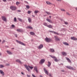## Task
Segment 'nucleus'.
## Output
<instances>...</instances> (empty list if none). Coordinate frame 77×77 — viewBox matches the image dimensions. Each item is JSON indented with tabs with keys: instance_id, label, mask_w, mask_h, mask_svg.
I'll return each instance as SVG.
<instances>
[{
	"instance_id": "nucleus-1",
	"label": "nucleus",
	"mask_w": 77,
	"mask_h": 77,
	"mask_svg": "<svg viewBox=\"0 0 77 77\" xmlns=\"http://www.w3.org/2000/svg\"><path fill=\"white\" fill-rule=\"evenodd\" d=\"M10 8L12 11H15L17 9V7L15 6H11Z\"/></svg>"
},
{
	"instance_id": "nucleus-2",
	"label": "nucleus",
	"mask_w": 77,
	"mask_h": 77,
	"mask_svg": "<svg viewBox=\"0 0 77 77\" xmlns=\"http://www.w3.org/2000/svg\"><path fill=\"white\" fill-rule=\"evenodd\" d=\"M50 57H52L53 59H54V61H55V62H58V60H57V58L56 57H55L54 56H53L51 55H50Z\"/></svg>"
},
{
	"instance_id": "nucleus-3",
	"label": "nucleus",
	"mask_w": 77,
	"mask_h": 77,
	"mask_svg": "<svg viewBox=\"0 0 77 77\" xmlns=\"http://www.w3.org/2000/svg\"><path fill=\"white\" fill-rule=\"evenodd\" d=\"M45 39V41L47 42H51V39L47 38H46Z\"/></svg>"
},
{
	"instance_id": "nucleus-4",
	"label": "nucleus",
	"mask_w": 77,
	"mask_h": 77,
	"mask_svg": "<svg viewBox=\"0 0 77 77\" xmlns=\"http://www.w3.org/2000/svg\"><path fill=\"white\" fill-rule=\"evenodd\" d=\"M16 42H17V43H19V44H21V45H24V46L26 45L24 43L18 40H16Z\"/></svg>"
},
{
	"instance_id": "nucleus-5",
	"label": "nucleus",
	"mask_w": 77,
	"mask_h": 77,
	"mask_svg": "<svg viewBox=\"0 0 77 77\" xmlns=\"http://www.w3.org/2000/svg\"><path fill=\"white\" fill-rule=\"evenodd\" d=\"M66 68H68V69H72V70H74L75 69L74 68H73L71 66H66Z\"/></svg>"
},
{
	"instance_id": "nucleus-6",
	"label": "nucleus",
	"mask_w": 77,
	"mask_h": 77,
	"mask_svg": "<svg viewBox=\"0 0 77 77\" xmlns=\"http://www.w3.org/2000/svg\"><path fill=\"white\" fill-rule=\"evenodd\" d=\"M2 18L3 21H5V22H6L7 21V20L6 19V18L4 16H2Z\"/></svg>"
},
{
	"instance_id": "nucleus-7",
	"label": "nucleus",
	"mask_w": 77,
	"mask_h": 77,
	"mask_svg": "<svg viewBox=\"0 0 77 77\" xmlns=\"http://www.w3.org/2000/svg\"><path fill=\"white\" fill-rule=\"evenodd\" d=\"M44 62H45V60L44 59H41L40 60V61L39 62V63L40 64H42V63H44Z\"/></svg>"
},
{
	"instance_id": "nucleus-8",
	"label": "nucleus",
	"mask_w": 77,
	"mask_h": 77,
	"mask_svg": "<svg viewBox=\"0 0 77 77\" xmlns=\"http://www.w3.org/2000/svg\"><path fill=\"white\" fill-rule=\"evenodd\" d=\"M70 38L71 39H72V40H74V41H77V38H75V37H72Z\"/></svg>"
},
{
	"instance_id": "nucleus-9",
	"label": "nucleus",
	"mask_w": 77,
	"mask_h": 77,
	"mask_svg": "<svg viewBox=\"0 0 77 77\" xmlns=\"http://www.w3.org/2000/svg\"><path fill=\"white\" fill-rule=\"evenodd\" d=\"M16 62H18L19 63H20V64H22L23 63H22V62H21V61H20V60L19 59H17L16 60Z\"/></svg>"
},
{
	"instance_id": "nucleus-10",
	"label": "nucleus",
	"mask_w": 77,
	"mask_h": 77,
	"mask_svg": "<svg viewBox=\"0 0 77 77\" xmlns=\"http://www.w3.org/2000/svg\"><path fill=\"white\" fill-rule=\"evenodd\" d=\"M66 59V60H67L68 62H69V63H71V60H70V59H69V58L67 57H65Z\"/></svg>"
},
{
	"instance_id": "nucleus-11",
	"label": "nucleus",
	"mask_w": 77,
	"mask_h": 77,
	"mask_svg": "<svg viewBox=\"0 0 77 77\" xmlns=\"http://www.w3.org/2000/svg\"><path fill=\"white\" fill-rule=\"evenodd\" d=\"M24 66L26 68V69H27V70H28V71H30V69H29V67H28V66H27L26 65H24Z\"/></svg>"
},
{
	"instance_id": "nucleus-12",
	"label": "nucleus",
	"mask_w": 77,
	"mask_h": 77,
	"mask_svg": "<svg viewBox=\"0 0 77 77\" xmlns=\"http://www.w3.org/2000/svg\"><path fill=\"white\" fill-rule=\"evenodd\" d=\"M43 47V45L41 44L38 47V49H41Z\"/></svg>"
},
{
	"instance_id": "nucleus-13",
	"label": "nucleus",
	"mask_w": 77,
	"mask_h": 77,
	"mask_svg": "<svg viewBox=\"0 0 77 77\" xmlns=\"http://www.w3.org/2000/svg\"><path fill=\"white\" fill-rule=\"evenodd\" d=\"M62 55H63V56H66V55H67V54L65 52H62Z\"/></svg>"
},
{
	"instance_id": "nucleus-14",
	"label": "nucleus",
	"mask_w": 77,
	"mask_h": 77,
	"mask_svg": "<svg viewBox=\"0 0 77 77\" xmlns=\"http://www.w3.org/2000/svg\"><path fill=\"white\" fill-rule=\"evenodd\" d=\"M44 72L45 73V74H47V75H48V71H47V70L46 69H45V68L44 69Z\"/></svg>"
},
{
	"instance_id": "nucleus-15",
	"label": "nucleus",
	"mask_w": 77,
	"mask_h": 77,
	"mask_svg": "<svg viewBox=\"0 0 77 77\" xmlns=\"http://www.w3.org/2000/svg\"><path fill=\"white\" fill-rule=\"evenodd\" d=\"M49 32H51L52 33H54V34H56V35H58V33L55 32H54L53 31H49Z\"/></svg>"
},
{
	"instance_id": "nucleus-16",
	"label": "nucleus",
	"mask_w": 77,
	"mask_h": 77,
	"mask_svg": "<svg viewBox=\"0 0 77 77\" xmlns=\"http://www.w3.org/2000/svg\"><path fill=\"white\" fill-rule=\"evenodd\" d=\"M17 31L19 32H23V30L21 29H17Z\"/></svg>"
},
{
	"instance_id": "nucleus-17",
	"label": "nucleus",
	"mask_w": 77,
	"mask_h": 77,
	"mask_svg": "<svg viewBox=\"0 0 77 77\" xmlns=\"http://www.w3.org/2000/svg\"><path fill=\"white\" fill-rule=\"evenodd\" d=\"M0 73L1 74H2V75H4L5 74V73H4V72H3V71H2V70H0Z\"/></svg>"
},
{
	"instance_id": "nucleus-18",
	"label": "nucleus",
	"mask_w": 77,
	"mask_h": 77,
	"mask_svg": "<svg viewBox=\"0 0 77 77\" xmlns=\"http://www.w3.org/2000/svg\"><path fill=\"white\" fill-rule=\"evenodd\" d=\"M29 22V23H32V20H31V18L30 17H28Z\"/></svg>"
},
{
	"instance_id": "nucleus-19",
	"label": "nucleus",
	"mask_w": 77,
	"mask_h": 77,
	"mask_svg": "<svg viewBox=\"0 0 77 77\" xmlns=\"http://www.w3.org/2000/svg\"><path fill=\"white\" fill-rule=\"evenodd\" d=\"M34 70L36 72L38 73V69H37V67H34Z\"/></svg>"
},
{
	"instance_id": "nucleus-20",
	"label": "nucleus",
	"mask_w": 77,
	"mask_h": 77,
	"mask_svg": "<svg viewBox=\"0 0 77 77\" xmlns=\"http://www.w3.org/2000/svg\"><path fill=\"white\" fill-rule=\"evenodd\" d=\"M54 37L55 38V41H58V38L57 37V36H55Z\"/></svg>"
},
{
	"instance_id": "nucleus-21",
	"label": "nucleus",
	"mask_w": 77,
	"mask_h": 77,
	"mask_svg": "<svg viewBox=\"0 0 77 77\" xmlns=\"http://www.w3.org/2000/svg\"><path fill=\"white\" fill-rule=\"evenodd\" d=\"M63 44L64 45H69V44L68 43H67L66 42H63Z\"/></svg>"
},
{
	"instance_id": "nucleus-22",
	"label": "nucleus",
	"mask_w": 77,
	"mask_h": 77,
	"mask_svg": "<svg viewBox=\"0 0 77 77\" xmlns=\"http://www.w3.org/2000/svg\"><path fill=\"white\" fill-rule=\"evenodd\" d=\"M48 67H50V66L51 65V63H50V62L48 61Z\"/></svg>"
},
{
	"instance_id": "nucleus-23",
	"label": "nucleus",
	"mask_w": 77,
	"mask_h": 77,
	"mask_svg": "<svg viewBox=\"0 0 77 77\" xmlns=\"http://www.w3.org/2000/svg\"><path fill=\"white\" fill-rule=\"evenodd\" d=\"M7 52L8 54H12V52L8 51H7Z\"/></svg>"
},
{
	"instance_id": "nucleus-24",
	"label": "nucleus",
	"mask_w": 77,
	"mask_h": 77,
	"mask_svg": "<svg viewBox=\"0 0 77 77\" xmlns=\"http://www.w3.org/2000/svg\"><path fill=\"white\" fill-rule=\"evenodd\" d=\"M47 27H49V28H53V26H52L50 25H48Z\"/></svg>"
},
{
	"instance_id": "nucleus-25",
	"label": "nucleus",
	"mask_w": 77,
	"mask_h": 77,
	"mask_svg": "<svg viewBox=\"0 0 77 77\" xmlns=\"http://www.w3.org/2000/svg\"><path fill=\"white\" fill-rule=\"evenodd\" d=\"M27 29H32L33 28L31 27V26H28L26 27Z\"/></svg>"
},
{
	"instance_id": "nucleus-26",
	"label": "nucleus",
	"mask_w": 77,
	"mask_h": 77,
	"mask_svg": "<svg viewBox=\"0 0 77 77\" xmlns=\"http://www.w3.org/2000/svg\"><path fill=\"white\" fill-rule=\"evenodd\" d=\"M45 13L46 14H48V15H51V13L50 12H48V11H45Z\"/></svg>"
},
{
	"instance_id": "nucleus-27",
	"label": "nucleus",
	"mask_w": 77,
	"mask_h": 77,
	"mask_svg": "<svg viewBox=\"0 0 77 77\" xmlns=\"http://www.w3.org/2000/svg\"><path fill=\"white\" fill-rule=\"evenodd\" d=\"M47 21L48 22H49V23H52V21H51V20H50V19H47Z\"/></svg>"
},
{
	"instance_id": "nucleus-28",
	"label": "nucleus",
	"mask_w": 77,
	"mask_h": 77,
	"mask_svg": "<svg viewBox=\"0 0 77 77\" xmlns=\"http://www.w3.org/2000/svg\"><path fill=\"white\" fill-rule=\"evenodd\" d=\"M30 34L31 35H34L35 33L33 32H30Z\"/></svg>"
},
{
	"instance_id": "nucleus-29",
	"label": "nucleus",
	"mask_w": 77,
	"mask_h": 77,
	"mask_svg": "<svg viewBox=\"0 0 77 77\" xmlns=\"http://www.w3.org/2000/svg\"><path fill=\"white\" fill-rule=\"evenodd\" d=\"M38 12H39V11H38V10H35L34 11L35 14H37V13H38Z\"/></svg>"
},
{
	"instance_id": "nucleus-30",
	"label": "nucleus",
	"mask_w": 77,
	"mask_h": 77,
	"mask_svg": "<svg viewBox=\"0 0 77 77\" xmlns=\"http://www.w3.org/2000/svg\"><path fill=\"white\" fill-rule=\"evenodd\" d=\"M50 50L51 52H54V50L53 49H50Z\"/></svg>"
},
{
	"instance_id": "nucleus-31",
	"label": "nucleus",
	"mask_w": 77,
	"mask_h": 77,
	"mask_svg": "<svg viewBox=\"0 0 77 77\" xmlns=\"http://www.w3.org/2000/svg\"><path fill=\"white\" fill-rule=\"evenodd\" d=\"M26 7L27 9H29L30 8V6L28 5H26Z\"/></svg>"
},
{
	"instance_id": "nucleus-32",
	"label": "nucleus",
	"mask_w": 77,
	"mask_h": 77,
	"mask_svg": "<svg viewBox=\"0 0 77 77\" xmlns=\"http://www.w3.org/2000/svg\"><path fill=\"white\" fill-rule=\"evenodd\" d=\"M46 3L48 4V5H52V4L48 2H46Z\"/></svg>"
},
{
	"instance_id": "nucleus-33",
	"label": "nucleus",
	"mask_w": 77,
	"mask_h": 77,
	"mask_svg": "<svg viewBox=\"0 0 77 77\" xmlns=\"http://www.w3.org/2000/svg\"><path fill=\"white\" fill-rule=\"evenodd\" d=\"M28 67H29V68H30V69H33V67H32V66H28Z\"/></svg>"
},
{
	"instance_id": "nucleus-34",
	"label": "nucleus",
	"mask_w": 77,
	"mask_h": 77,
	"mask_svg": "<svg viewBox=\"0 0 77 77\" xmlns=\"http://www.w3.org/2000/svg\"><path fill=\"white\" fill-rule=\"evenodd\" d=\"M4 66L2 65H0V68H3Z\"/></svg>"
},
{
	"instance_id": "nucleus-35",
	"label": "nucleus",
	"mask_w": 77,
	"mask_h": 77,
	"mask_svg": "<svg viewBox=\"0 0 77 77\" xmlns=\"http://www.w3.org/2000/svg\"><path fill=\"white\" fill-rule=\"evenodd\" d=\"M43 24L44 26H47H47H48V25H47V23H44Z\"/></svg>"
},
{
	"instance_id": "nucleus-36",
	"label": "nucleus",
	"mask_w": 77,
	"mask_h": 77,
	"mask_svg": "<svg viewBox=\"0 0 77 77\" xmlns=\"http://www.w3.org/2000/svg\"><path fill=\"white\" fill-rule=\"evenodd\" d=\"M20 3V2H17L16 3V5H19Z\"/></svg>"
},
{
	"instance_id": "nucleus-37",
	"label": "nucleus",
	"mask_w": 77,
	"mask_h": 77,
	"mask_svg": "<svg viewBox=\"0 0 77 77\" xmlns=\"http://www.w3.org/2000/svg\"><path fill=\"white\" fill-rule=\"evenodd\" d=\"M66 14H67L68 15H69V16H70V15H71L70 14H69V12H66Z\"/></svg>"
},
{
	"instance_id": "nucleus-38",
	"label": "nucleus",
	"mask_w": 77,
	"mask_h": 77,
	"mask_svg": "<svg viewBox=\"0 0 77 77\" xmlns=\"http://www.w3.org/2000/svg\"><path fill=\"white\" fill-rule=\"evenodd\" d=\"M18 19L19 20V21H22V19H21L18 18Z\"/></svg>"
},
{
	"instance_id": "nucleus-39",
	"label": "nucleus",
	"mask_w": 77,
	"mask_h": 77,
	"mask_svg": "<svg viewBox=\"0 0 77 77\" xmlns=\"http://www.w3.org/2000/svg\"><path fill=\"white\" fill-rule=\"evenodd\" d=\"M14 21H15V22H16V21H17V19L15 17L14 18Z\"/></svg>"
},
{
	"instance_id": "nucleus-40",
	"label": "nucleus",
	"mask_w": 77,
	"mask_h": 77,
	"mask_svg": "<svg viewBox=\"0 0 77 77\" xmlns=\"http://www.w3.org/2000/svg\"><path fill=\"white\" fill-rule=\"evenodd\" d=\"M12 27H13V28H15V26L14 25H11Z\"/></svg>"
},
{
	"instance_id": "nucleus-41",
	"label": "nucleus",
	"mask_w": 77,
	"mask_h": 77,
	"mask_svg": "<svg viewBox=\"0 0 77 77\" xmlns=\"http://www.w3.org/2000/svg\"><path fill=\"white\" fill-rule=\"evenodd\" d=\"M64 23L65 24H68V22H64Z\"/></svg>"
},
{
	"instance_id": "nucleus-42",
	"label": "nucleus",
	"mask_w": 77,
	"mask_h": 77,
	"mask_svg": "<svg viewBox=\"0 0 77 77\" xmlns=\"http://www.w3.org/2000/svg\"><path fill=\"white\" fill-rule=\"evenodd\" d=\"M30 13H31V11H28V14H30Z\"/></svg>"
},
{
	"instance_id": "nucleus-43",
	"label": "nucleus",
	"mask_w": 77,
	"mask_h": 77,
	"mask_svg": "<svg viewBox=\"0 0 77 77\" xmlns=\"http://www.w3.org/2000/svg\"><path fill=\"white\" fill-rule=\"evenodd\" d=\"M61 10L62 11H65V10H64L63 9H61Z\"/></svg>"
},
{
	"instance_id": "nucleus-44",
	"label": "nucleus",
	"mask_w": 77,
	"mask_h": 77,
	"mask_svg": "<svg viewBox=\"0 0 77 77\" xmlns=\"http://www.w3.org/2000/svg\"><path fill=\"white\" fill-rule=\"evenodd\" d=\"M26 75L27 76V77H30V75H28V74H27Z\"/></svg>"
},
{
	"instance_id": "nucleus-45",
	"label": "nucleus",
	"mask_w": 77,
	"mask_h": 77,
	"mask_svg": "<svg viewBox=\"0 0 77 77\" xmlns=\"http://www.w3.org/2000/svg\"><path fill=\"white\" fill-rule=\"evenodd\" d=\"M14 35L15 36V37H16V38H17V34H14Z\"/></svg>"
},
{
	"instance_id": "nucleus-46",
	"label": "nucleus",
	"mask_w": 77,
	"mask_h": 77,
	"mask_svg": "<svg viewBox=\"0 0 77 77\" xmlns=\"http://www.w3.org/2000/svg\"><path fill=\"white\" fill-rule=\"evenodd\" d=\"M5 42V40H3V41L2 42V43L3 44V43H4V42Z\"/></svg>"
},
{
	"instance_id": "nucleus-47",
	"label": "nucleus",
	"mask_w": 77,
	"mask_h": 77,
	"mask_svg": "<svg viewBox=\"0 0 77 77\" xmlns=\"http://www.w3.org/2000/svg\"><path fill=\"white\" fill-rule=\"evenodd\" d=\"M3 1L4 2H6V0H3Z\"/></svg>"
},
{
	"instance_id": "nucleus-48",
	"label": "nucleus",
	"mask_w": 77,
	"mask_h": 77,
	"mask_svg": "<svg viewBox=\"0 0 77 77\" xmlns=\"http://www.w3.org/2000/svg\"><path fill=\"white\" fill-rule=\"evenodd\" d=\"M61 71H62V72H65V70H61Z\"/></svg>"
},
{
	"instance_id": "nucleus-49",
	"label": "nucleus",
	"mask_w": 77,
	"mask_h": 77,
	"mask_svg": "<svg viewBox=\"0 0 77 77\" xmlns=\"http://www.w3.org/2000/svg\"><path fill=\"white\" fill-rule=\"evenodd\" d=\"M17 11H18V12H21L20 10H17Z\"/></svg>"
},
{
	"instance_id": "nucleus-50",
	"label": "nucleus",
	"mask_w": 77,
	"mask_h": 77,
	"mask_svg": "<svg viewBox=\"0 0 77 77\" xmlns=\"http://www.w3.org/2000/svg\"><path fill=\"white\" fill-rule=\"evenodd\" d=\"M49 76H50V77H51V74H50L49 75Z\"/></svg>"
},
{
	"instance_id": "nucleus-51",
	"label": "nucleus",
	"mask_w": 77,
	"mask_h": 77,
	"mask_svg": "<svg viewBox=\"0 0 77 77\" xmlns=\"http://www.w3.org/2000/svg\"><path fill=\"white\" fill-rule=\"evenodd\" d=\"M32 17H35V16L34 15H32Z\"/></svg>"
},
{
	"instance_id": "nucleus-52",
	"label": "nucleus",
	"mask_w": 77,
	"mask_h": 77,
	"mask_svg": "<svg viewBox=\"0 0 77 77\" xmlns=\"http://www.w3.org/2000/svg\"><path fill=\"white\" fill-rule=\"evenodd\" d=\"M7 66H9V64H6Z\"/></svg>"
},
{
	"instance_id": "nucleus-53",
	"label": "nucleus",
	"mask_w": 77,
	"mask_h": 77,
	"mask_svg": "<svg viewBox=\"0 0 77 77\" xmlns=\"http://www.w3.org/2000/svg\"><path fill=\"white\" fill-rule=\"evenodd\" d=\"M21 73L23 75H24V73H23V72H21Z\"/></svg>"
},
{
	"instance_id": "nucleus-54",
	"label": "nucleus",
	"mask_w": 77,
	"mask_h": 77,
	"mask_svg": "<svg viewBox=\"0 0 77 77\" xmlns=\"http://www.w3.org/2000/svg\"><path fill=\"white\" fill-rule=\"evenodd\" d=\"M49 17L50 18H51V16H50Z\"/></svg>"
},
{
	"instance_id": "nucleus-55",
	"label": "nucleus",
	"mask_w": 77,
	"mask_h": 77,
	"mask_svg": "<svg viewBox=\"0 0 77 77\" xmlns=\"http://www.w3.org/2000/svg\"><path fill=\"white\" fill-rule=\"evenodd\" d=\"M11 49H12V50H14V48H12Z\"/></svg>"
},
{
	"instance_id": "nucleus-56",
	"label": "nucleus",
	"mask_w": 77,
	"mask_h": 77,
	"mask_svg": "<svg viewBox=\"0 0 77 77\" xmlns=\"http://www.w3.org/2000/svg\"><path fill=\"white\" fill-rule=\"evenodd\" d=\"M58 1H59V2H60V1H61V0H58Z\"/></svg>"
},
{
	"instance_id": "nucleus-57",
	"label": "nucleus",
	"mask_w": 77,
	"mask_h": 77,
	"mask_svg": "<svg viewBox=\"0 0 77 77\" xmlns=\"http://www.w3.org/2000/svg\"><path fill=\"white\" fill-rule=\"evenodd\" d=\"M61 20V21H63V20H62V19H61V20Z\"/></svg>"
},
{
	"instance_id": "nucleus-58",
	"label": "nucleus",
	"mask_w": 77,
	"mask_h": 77,
	"mask_svg": "<svg viewBox=\"0 0 77 77\" xmlns=\"http://www.w3.org/2000/svg\"><path fill=\"white\" fill-rule=\"evenodd\" d=\"M60 39H59V38H58V41H60Z\"/></svg>"
},
{
	"instance_id": "nucleus-59",
	"label": "nucleus",
	"mask_w": 77,
	"mask_h": 77,
	"mask_svg": "<svg viewBox=\"0 0 77 77\" xmlns=\"http://www.w3.org/2000/svg\"><path fill=\"white\" fill-rule=\"evenodd\" d=\"M62 29L63 30H64V28H63Z\"/></svg>"
},
{
	"instance_id": "nucleus-60",
	"label": "nucleus",
	"mask_w": 77,
	"mask_h": 77,
	"mask_svg": "<svg viewBox=\"0 0 77 77\" xmlns=\"http://www.w3.org/2000/svg\"><path fill=\"white\" fill-rule=\"evenodd\" d=\"M1 41H2L0 39V42H1Z\"/></svg>"
},
{
	"instance_id": "nucleus-61",
	"label": "nucleus",
	"mask_w": 77,
	"mask_h": 77,
	"mask_svg": "<svg viewBox=\"0 0 77 77\" xmlns=\"http://www.w3.org/2000/svg\"><path fill=\"white\" fill-rule=\"evenodd\" d=\"M76 10H77V8H76Z\"/></svg>"
},
{
	"instance_id": "nucleus-62",
	"label": "nucleus",
	"mask_w": 77,
	"mask_h": 77,
	"mask_svg": "<svg viewBox=\"0 0 77 77\" xmlns=\"http://www.w3.org/2000/svg\"><path fill=\"white\" fill-rule=\"evenodd\" d=\"M1 55H2V54H1V53H0V56Z\"/></svg>"
},
{
	"instance_id": "nucleus-63",
	"label": "nucleus",
	"mask_w": 77,
	"mask_h": 77,
	"mask_svg": "<svg viewBox=\"0 0 77 77\" xmlns=\"http://www.w3.org/2000/svg\"><path fill=\"white\" fill-rule=\"evenodd\" d=\"M44 17H45V15H44Z\"/></svg>"
},
{
	"instance_id": "nucleus-64",
	"label": "nucleus",
	"mask_w": 77,
	"mask_h": 77,
	"mask_svg": "<svg viewBox=\"0 0 77 77\" xmlns=\"http://www.w3.org/2000/svg\"><path fill=\"white\" fill-rule=\"evenodd\" d=\"M8 1H10V0H8Z\"/></svg>"
}]
</instances>
